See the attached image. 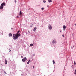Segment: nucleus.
Listing matches in <instances>:
<instances>
[{"instance_id": "obj_22", "label": "nucleus", "mask_w": 76, "mask_h": 76, "mask_svg": "<svg viewBox=\"0 0 76 76\" xmlns=\"http://www.w3.org/2000/svg\"><path fill=\"white\" fill-rule=\"evenodd\" d=\"M10 52H9L10 53V51H11V50H10Z\"/></svg>"}, {"instance_id": "obj_5", "label": "nucleus", "mask_w": 76, "mask_h": 76, "mask_svg": "<svg viewBox=\"0 0 76 76\" xmlns=\"http://www.w3.org/2000/svg\"><path fill=\"white\" fill-rule=\"evenodd\" d=\"M36 29H37V28L35 27L33 29V31H34V32H35V31H36Z\"/></svg>"}, {"instance_id": "obj_10", "label": "nucleus", "mask_w": 76, "mask_h": 76, "mask_svg": "<svg viewBox=\"0 0 76 76\" xmlns=\"http://www.w3.org/2000/svg\"><path fill=\"white\" fill-rule=\"evenodd\" d=\"M5 64H7V60L6 59H5Z\"/></svg>"}, {"instance_id": "obj_4", "label": "nucleus", "mask_w": 76, "mask_h": 76, "mask_svg": "<svg viewBox=\"0 0 76 76\" xmlns=\"http://www.w3.org/2000/svg\"><path fill=\"white\" fill-rule=\"evenodd\" d=\"M1 5L3 6H5L6 5V4H5L4 2H3L1 4Z\"/></svg>"}, {"instance_id": "obj_27", "label": "nucleus", "mask_w": 76, "mask_h": 76, "mask_svg": "<svg viewBox=\"0 0 76 76\" xmlns=\"http://www.w3.org/2000/svg\"><path fill=\"white\" fill-rule=\"evenodd\" d=\"M23 56H21V58H23Z\"/></svg>"}, {"instance_id": "obj_33", "label": "nucleus", "mask_w": 76, "mask_h": 76, "mask_svg": "<svg viewBox=\"0 0 76 76\" xmlns=\"http://www.w3.org/2000/svg\"><path fill=\"white\" fill-rule=\"evenodd\" d=\"M73 47H75V46H73Z\"/></svg>"}, {"instance_id": "obj_2", "label": "nucleus", "mask_w": 76, "mask_h": 76, "mask_svg": "<svg viewBox=\"0 0 76 76\" xmlns=\"http://www.w3.org/2000/svg\"><path fill=\"white\" fill-rule=\"evenodd\" d=\"M27 59H26V58L25 57L24 58H23L22 59V61L23 62H25V61H26Z\"/></svg>"}, {"instance_id": "obj_32", "label": "nucleus", "mask_w": 76, "mask_h": 76, "mask_svg": "<svg viewBox=\"0 0 76 76\" xmlns=\"http://www.w3.org/2000/svg\"><path fill=\"white\" fill-rule=\"evenodd\" d=\"M60 32H61V31H60Z\"/></svg>"}, {"instance_id": "obj_6", "label": "nucleus", "mask_w": 76, "mask_h": 76, "mask_svg": "<svg viewBox=\"0 0 76 76\" xmlns=\"http://www.w3.org/2000/svg\"><path fill=\"white\" fill-rule=\"evenodd\" d=\"M0 9H3V6H2L1 5L0 6Z\"/></svg>"}, {"instance_id": "obj_18", "label": "nucleus", "mask_w": 76, "mask_h": 76, "mask_svg": "<svg viewBox=\"0 0 76 76\" xmlns=\"http://www.w3.org/2000/svg\"><path fill=\"white\" fill-rule=\"evenodd\" d=\"M4 74H6V72L5 71H4Z\"/></svg>"}, {"instance_id": "obj_24", "label": "nucleus", "mask_w": 76, "mask_h": 76, "mask_svg": "<svg viewBox=\"0 0 76 76\" xmlns=\"http://www.w3.org/2000/svg\"><path fill=\"white\" fill-rule=\"evenodd\" d=\"M30 27H31V28H32V26H30Z\"/></svg>"}, {"instance_id": "obj_19", "label": "nucleus", "mask_w": 76, "mask_h": 76, "mask_svg": "<svg viewBox=\"0 0 76 76\" xmlns=\"http://www.w3.org/2000/svg\"><path fill=\"white\" fill-rule=\"evenodd\" d=\"M41 9H42V10H44V8H41Z\"/></svg>"}, {"instance_id": "obj_8", "label": "nucleus", "mask_w": 76, "mask_h": 76, "mask_svg": "<svg viewBox=\"0 0 76 76\" xmlns=\"http://www.w3.org/2000/svg\"><path fill=\"white\" fill-rule=\"evenodd\" d=\"M63 28L64 29H65L66 28V27L64 25Z\"/></svg>"}, {"instance_id": "obj_20", "label": "nucleus", "mask_w": 76, "mask_h": 76, "mask_svg": "<svg viewBox=\"0 0 76 76\" xmlns=\"http://www.w3.org/2000/svg\"><path fill=\"white\" fill-rule=\"evenodd\" d=\"M15 3H16L17 1H16V0H15Z\"/></svg>"}, {"instance_id": "obj_1", "label": "nucleus", "mask_w": 76, "mask_h": 76, "mask_svg": "<svg viewBox=\"0 0 76 76\" xmlns=\"http://www.w3.org/2000/svg\"><path fill=\"white\" fill-rule=\"evenodd\" d=\"M19 33V31H18L16 34H14L13 35L12 37L13 39H14L15 40V39H18V37H19L20 36V34Z\"/></svg>"}, {"instance_id": "obj_14", "label": "nucleus", "mask_w": 76, "mask_h": 76, "mask_svg": "<svg viewBox=\"0 0 76 76\" xmlns=\"http://www.w3.org/2000/svg\"><path fill=\"white\" fill-rule=\"evenodd\" d=\"M30 46H31V47H32L33 46V44H30Z\"/></svg>"}, {"instance_id": "obj_15", "label": "nucleus", "mask_w": 76, "mask_h": 76, "mask_svg": "<svg viewBox=\"0 0 76 76\" xmlns=\"http://www.w3.org/2000/svg\"><path fill=\"white\" fill-rule=\"evenodd\" d=\"M55 61H54V60H53V64H55Z\"/></svg>"}, {"instance_id": "obj_34", "label": "nucleus", "mask_w": 76, "mask_h": 76, "mask_svg": "<svg viewBox=\"0 0 76 76\" xmlns=\"http://www.w3.org/2000/svg\"><path fill=\"white\" fill-rule=\"evenodd\" d=\"M75 26H76V24H75Z\"/></svg>"}, {"instance_id": "obj_25", "label": "nucleus", "mask_w": 76, "mask_h": 76, "mask_svg": "<svg viewBox=\"0 0 76 76\" xmlns=\"http://www.w3.org/2000/svg\"><path fill=\"white\" fill-rule=\"evenodd\" d=\"M34 67H35V66H33V68H34Z\"/></svg>"}, {"instance_id": "obj_7", "label": "nucleus", "mask_w": 76, "mask_h": 76, "mask_svg": "<svg viewBox=\"0 0 76 76\" xmlns=\"http://www.w3.org/2000/svg\"><path fill=\"white\" fill-rule=\"evenodd\" d=\"M20 16H22V11H20Z\"/></svg>"}, {"instance_id": "obj_17", "label": "nucleus", "mask_w": 76, "mask_h": 76, "mask_svg": "<svg viewBox=\"0 0 76 76\" xmlns=\"http://www.w3.org/2000/svg\"><path fill=\"white\" fill-rule=\"evenodd\" d=\"M74 64L75 65H76V62H75V61H74Z\"/></svg>"}, {"instance_id": "obj_16", "label": "nucleus", "mask_w": 76, "mask_h": 76, "mask_svg": "<svg viewBox=\"0 0 76 76\" xmlns=\"http://www.w3.org/2000/svg\"><path fill=\"white\" fill-rule=\"evenodd\" d=\"M43 3H45L46 2V1L44 0L43 1Z\"/></svg>"}, {"instance_id": "obj_11", "label": "nucleus", "mask_w": 76, "mask_h": 76, "mask_svg": "<svg viewBox=\"0 0 76 76\" xmlns=\"http://www.w3.org/2000/svg\"><path fill=\"white\" fill-rule=\"evenodd\" d=\"M9 37H12V34L11 33H10L9 34Z\"/></svg>"}, {"instance_id": "obj_29", "label": "nucleus", "mask_w": 76, "mask_h": 76, "mask_svg": "<svg viewBox=\"0 0 76 76\" xmlns=\"http://www.w3.org/2000/svg\"><path fill=\"white\" fill-rule=\"evenodd\" d=\"M47 7H49V6L47 5Z\"/></svg>"}, {"instance_id": "obj_31", "label": "nucleus", "mask_w": 76, "mask_h": 76, "mask_svg": "<svg viewBox=\"0 0 76 76\" xmlns=\"http://www.w3.org/2000/svg\"><path fill=\"white\" fill-rule=\"evenodd\" d=\"M13 29V28H11L12 29Z\"/></svg>"}, {"instance_id": "obj_12", "label": "nucleus", "mask_w": 76, "mask_h": 76, "mask_svg": "<svg viewBox=\"0 0 76 76\" xmlns=\"http://www.w3.org/2000/svg\"><path fill=\"white\" fill-rule=\"evenodd\" d=\"M48 2H49V3H50V2H52V0H48Z\"/></svg>"}, {"instance_id": "obj_28", "label": "nucleus", "mask_w": 76, "mask_h": 76, "mask_svg": "<svg viewBox=\"0 0 76 76\" xmlns=\"http://www.w3.org/2000/svg\"><path fill=\"white\" fill-rule=\"evenodd\" d=\"M17 18H19V16H17Z\"/></svg>"}, {"instance_id": "obj_9", "label": "nucleus", "mask_w": 76, "mask_h": 76, "mask_svg": "<svg viewBox=\"0 0 76 76\" xmlns=\"http://www.w3.org/2000/svg\"><path fill=\"white\" fill-rule=\"evenodd\" d=\"M52 43H53V44H56V41H54V40H53L52 41Z\"/></svg>"}, {"instance_id": "obj_26", "label": "nucleus", "mask_w": 76, "mask_h": 76, "mask_svg": "<svg viewBox=\"0 0 76 76\" xmlns=\"http://www.w3.org/2000/svg\"><path fill=\"white\" fill-rule=\"evenodd\" d=\"M75 72H76V69L75 70Z\"/></svg>"}, {"instance_id": "obj_3", "label": "nucleus", "mask_w": 76, "mask_h": 76, "mask_svg": "<svg viewBox=\"0 0 76 76\" xmlns=\"http://www.w3.org/2000/svg\"><path fill=\"white\" fill-rule=\"evenodd\" d=\"M48 28L50 30L52 29V27L51 26V25H49L48 26Z\"/></svg>"}, {"instance_id": "obj_13", "label": "nucleus", "mask_w": 76, "mask_h": 76, "mask_svg": "<svg viewBox=\"0 0 76 76\" xmlns=\"http://www.w3.org/2000/svg\"><path fill=\"white\" fill-rule=\"evenodd\" d=\"M29 61H30V60H29L27 62V64H28L29 63Z\"/></svg>"}, {"instance_id": "obj_21", "label": "nucleus", "mask_w": 76, "mask_h": 76, "mask_svg": "<svg viewBox=\"0 0 76 76\" xmlns=\"http://www.w3.org/2000/svg\"><path fill=\"white\" fill-rule=\"evenodd\" d=\"M62 36H63V37H64V35H62Z\"/></svg>"}, {"instance_id": "obj_30", "label": "nucleus", "mask_w": 76, "mask_h": 76, "mask_svg": "<svg viewBox=\"0 0 76 76\" xmlns=\"http://www.w3.org/2000/svg\"><path fill=\"white\" fill-rule=\"evenodd\" d=\"M28 32H29V31H28Z\"/></svg>"}, {"instance_id": "obj_23", "label": "nucleus", "mask_w": 76, "mask_h": 76, "mask_svg": "<svg viewBox=\"0 0 76 76\" xmlns=\"http://www.w3.org/2000/svg\"><path fill=\"white\" fill-rule=\"evenodd\" d=\"M74 74H75V75H76V72H75Z\"/></svg>"}]
</instances>
